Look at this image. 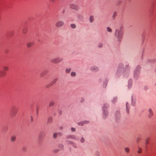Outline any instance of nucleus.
Wrapping results in <instances>:
<instances>
[{
    "label": "nucleus",
    "instance_id": "1",
    "mask_svg": "<svg viewBox=\"0 0 156 156\" xmlns=\"http://www.w3.org/2000/svg\"><path fill=\"white\" fill-rule=\"evenodd\" d=\"M130 69V67L129 64H126L125 67L123 63H119L117 68L115 76L117 77H118L125 71L129 72Z\"/></svg>",
    "mask_w": 156,
    "mask_h": 156
},
{
    "label": "nucleus",
    "instance_id": "2",
    "mask_svg": "<svg viewBox=\"0 0 156 156\" xmlns=\"http://www.w3.org/2000/svg\"><path fill=\"white\" fill-rule=\"evenodd\" d=\"M123 27L121 25L115 29L114 35L118 41H121L123 36Z\"/></svg>",
    "mask_w": 156,
    "mask_h": 156
},
{
    "label": "nucleus",
    "instance_id": "3",
    "mask_svg": "<svg viewBox=\"0 0 156 156\" xmlns=\"http://www.w3.org/2000/svg\"><path fill=\"white\" fill-rule=\"evenodd\" d=\"M110 105L107 103H104L102 106V118L103 119H107L108 115L109 112L108 108H109Z\"/></svg>",
    "mask_w": 156,
    "mask_h": 156
},
{
    "label": "nucleus",
    "instance_id": "4",
    "mask_svg": "<svg viewBox=\"0 0 156 156\" xmlns=\"http://www.w3.org/2000/svg\"><path fill=\"white\" fill-rule=\"evenodd\" d=\"M140 69L141 67L139 65L135 67L133 73L134 78L135 79L137 80L139 78Z\"/></svg>",
    "mask_w": 156,
    "mask_h": 156
},
{
    "label": "nucleus",
    "instance_id": "5",
    "mask_svg": "<svg viewBox=\"0 0 156 156\" xmlns=\"http://www.w3.org/2000/svg\"><path fill=\"white\" fill-rule=\"evenodd\" d=\"M63 59L61 57H59L55 58L54 59H51L50 60V62L53 63H58L62 62Z\"/></svg>",
    "mask_w": 156,
    "mask_h": 156
},
{
    "label": "nucleus",
    "instance_id": "6",
    "mask_svg": "<svg viewBox=\"0 0 156 156\" xmlns=\"http://www.w3.org/2000/svg\"><path fill=\"white\" fill-rule=\"evenodd\" d=\"M18 111V108L15 106H12L10 109V115L15 116L16 114Z\"/></svg>",
    "mask_w": 156,
    "mask_h": 156
},
{
    "label": "nucleus",
    "instance_id": "7",
    "mask_svg": "<svg viewBox=\"0 0 156 156\" xmlns=\"http://www.w3.org/2000/svg\"><path fill=\"white\" fill-rule=\"evenodd\" d=\"M45 136V133L44 131L41 132L38 136V141L39 142H40L43 140V137Z\"/></svg>",
    "mask_w": 156,
    "mask_h": 156
},
{
    "label": "nucleus",
    "instance_id": "8",
    "mask_svg": "<svg viewBox=\"0 0 156 156\" xmlns=\"http://www.w3.org/2000/svg\"><path fill=\"white\" fill-rule=\"evenodd\" d=\"M67 139H72L76 140H79V138L74 135H68L66 136Z\"/></svg>",
    "mask_w": 156,
    "mask_h": 156
},
{
    "label": "nucleus",
    "instance_id": "9",
    "mask_svg": "<svg viewBox=\"0 0 156 156\" xmlns=\"http://www.w3.org/2000/svg\"><path fill=\"white\" fill-rule=\"evenodd\" d=\"M90 70L92 72H97L99 71V69L98 67L94 66L91 67Z\"/></svg>",
    "mask_w": 156,
    "mask_h": 156
},
{
    "label": "nucleus",
    "instance_id": "10",
    "mask_svg": "<svg viewBox=\"0 0 156 156\" xmlns=\"http://www.w3.org/2000/svg\"><path fill=\"white\" fill-rule=\"evenodd\" d=\"M108 80L109 79L108 78L107 76H106L103 81V87L104 88H105L106 87Z\"/></svg>",
    "mask_w": 156,
    "mask_h": 156
},
{
    "label": "nucleus",
    "instance_id": "11",
    "mask_svg": "<svg viewBox=\"0 0 156 156\" xmlns=\"http://www.w3.org/2000/svg\"><path fill=\"white\" fill-rule=\"evenodd\" d=\"M115 118L116 120L119 119L120 118V112L119 110L116 111L115 114Z\"/></svg>",
    "mask_w": 156,
    "mask_h": 156
},
{
    "label": "nucleus",
    "instance_id": "12",
    "mask_svg": "<svg viewBox=\"0 0 156 156\" xmlns=\"http://www.w3.org/2000/svg\"><path fill=\"white\" fill-rule=\"evenodd\" d=\"M64 24V22L61 20L58 21L55 24V26L57 27H60Z\"/></svg>",
    "mask_w": 156,
    "mask_h": 156
},
{
    "label": "nucleus",
    "instance_id": "13",
    "mask_svg": "<svg viewBox=\"0 0 156 156\" xmlns=\"http://www.w3.org/2000/svg\"><path fill=\"white\" fill-rule=\"evenodd\" d=\"M78 19L80 21H82L84 20V16L83 14L81 13H77L76 15Z\"/></svg>",
    "mask_w": 156,
    "mask_h": 156
},
{
    "label": "nucleus",
    "instance_id": "14",
    "mask_svg": "<svg viewBox=\"0 0 156 156\" xmlns=\"http://www.w3.org/2000/svg\"><path fill=\"white\" fill-rule=\"evenodd\" d=\"M89 121L87 120H84L82 121H81L80 122H79L77 123L78 125L83 126L84 125L86 124H87L89 123Z\"/></svg>",
    "mask_w": 156,
    "mask_h": 156
},
{
    "label": "nucleus",
    "instance_id": "15",
    "mask_svg": "<svg viewBox=\"0 0 156 156\" xmlns=\"http://www.w3.org/2000/svg\"><path fill=\"white\" fill-rule=\"evenodd\" d=\"M70 7L71 8L76 10H78L79 9V7L78 6L73 4H70Z\"/></svg>",
    "mask_w": 156,
    "mask_h": 156
},
{
    "label": "nucleus",
    "instance_id": "16",
    "mask_svg": "<svg viewBox=\"0 0 156 156\" xmlns=\"http://www.w3.org/2000/svg\"><path fill=\"white\" fill-rule=\"evenodd\" d=\"M154 115V113L152 110L151 108H149L148 110V116L149 118H151Z\"/></svg>",
    "mask_w": 156,
    "mask_h": 156
},
{
    "label": "nucleus",
    "instance_id": "17",
    "mask_svg": "<svg viewBox=\"0 0 156 156\" xmlns=\"http://www.w3.org/2000/svg\"><path fill=\"white\" fill-rule=\"evenodd\" d=\"M133 81L131 79H130L128 81V88L129 89H130L132 87Z\"/></svg>",
    "mask_w": 156,
    "mask_h": 156
},
{
    "label": "nucleus",
    "instance_id": "18",
    "mask_svg": "<svg viewBox=\"0 0 156 156\" xmlns=\"http://www.w3.org/2000/svg\"><path fill=\"white\" fill-rule=\"evenodd\" d=\"M117 99L118 98L117 96L114 97L111 100V102L113 104H115L117 102Z\"/></svg>",
    "mask_w": 156,
    "mask_h": 156
},
{
    "label": "nucleus",
    "instance_id": "19",
    "mask_svg": "<svg viewBox=\"0 0 156 156\" xmlns=\"http://www.w3.org/2000/svg\"><path fill=\"white\" fill-rule=\"evenodd\" d=\"M94 20V16L93 15L90 16L89 18V21L90 23H92Z\"/></svg>",
    "mask_w": 156,
    "mask_h": 156
},
{
    "label": "nucleus",
    "instance_id": "20",
    "mask_svg": "<svg viewBox=\"0 0 156 156\" xmlns=\"http://www.w3.org/2000/svg\"><path fill=\"white\" fill-rule=\"evenodd\" d=\"M126 112L127 114L129 113V105L128 104V102H127L126 104Z\"/></svg>",
    "mask_w": 156,
    "mask_h": 156
},
{
    "label": "nucleus",
    "instance_id": "21",
    "mask_svg": "<svg viewBox=\"0 0 156 156\" xmlns=\"http://www.w3.org/2000/svg\"><path fill=\"white\" fill-rule=\"evenodd\" d=\"M6 74V73L3 70H0V77H3Z\"/></svg>",
    "mask_w": 156,
    "mask_h": 156
},
{
    "label": "nucleus",
    "instance_id": "22",
    "mask_svg": "<svg viewBox=\"0 0 156 156\" xmlns=\"http://www.w3.org/2000/svg\"><path fill=\"white\" fill-rule=\"evenodd\" d=\"M52 118L51 116H49L48 118L47 124H49L52 123Z\"/></svg>",
    "mask_w": 156,
    "mask_h": 156
},
{
    "label": "nucleus",
    "instance_id": "23",
    "mask_svg": "<svg viewBox=\"0 0 156 156\" xmlns=\"http://www.w3.org/2000/svg\"><path fill=\"white\" fill-rule=\"evenodd\" d=\"M48 73V71L47 70H45L40 74V76L41 77L44 76L46 74Z\"/></svg>",
    "mask_w": 156,
    "mask_h": 156
},
{
    "label": "nucleus",
    "instance_id": "24",
    "mask_svg": "<svg viewBox=\"0 0 156 156\" xmlns=\"http://www.w3.org/2000/svg\"><path fill=\"white\" fill-rule=\"evenodd\" d=\"M135 104V100L133 98V96L131 97V105H132L134 106Z\"/></svg>",
    "mask_w": 156,
    "mask_h": 156
},
{
    "label": "nucleus",
    "instance_id": "25",
    "mask_svg": "<svg viewBox=\"0 0 156 156\" xmlns=\"http://www.w3.org/2000/svg\"><path fill=\"white\" fill-rule=\"evenodd\" d=\"M58 148L60 149L59 150H63L64 149V145L61 144H60L58 145Z\"/></svg>",
    "mask_w": 156,
    "mask_h": 156
},
{
    "label": "nucleus",
    "instance_id": "26",
    "mask_svg": "<svg viewBox=\"0 0 156 156\" xmlns=\"http://www.w3.org/2000/svg\"><path fill=\"white\" fill-rule=\"evenodd\" d=\"M58 80L57 78H55L52 80V81L51 83V85H53Z\"/></svg>",
    "mask_w": 156,
    "mask_h": 156
},
{
    "label": "nucleus",
    "instance_id": "27",
    "mask_svg": "<svg viewBox=\"0 0 156 156\" xmlns=\"http://www.w3.org/2000/svg\"><path fill=\"white\" fill-rule=\"evenodd\" d=\"M107 30L109 33H111L112 32V29L109 27L106 28Z\"/></svg>",
    "mask_w": 156,
    "mask_h": 156
},
{
    "label": "nucleus",
    "instance_id": "28",
    "mask_svg": "<svg viewBox=\"0 0 156 156\" xmlns=\"http://www.w3.org/2000/svg\"><path fill=\"white\" fill-rule=\"evenodd\" d=\"M55 104V102L54 101H51L49 104V107H51L53 106Z\"/></svg>",
    "mask_w": 156,
    "mask_h": 156
},
{
    "label": "nucleus",
    "instance_id": "29",
    "mask_svg": "<svg viewBox=\"0 0 156 156\" xmlns=\"http://www.w3.org/2000/svg\"><path fill=\"white\" fill-rule=\"evenodd\" d=\"M16 136H12L10 140L12 142H13L16 140Z\"/></svg>",
    "mask_w": 156,
    "mask_h": 156
},
{
    "label": "nucleus",
    "instance_id": "30",
    "mask_svg": "<svg viewBox=\"0 0 156 156\" xmlns=\"http://www.w3.org/2000/svg\"><path fill=\"white\" fill-rule=\"evenodd\" d=\"M117 12H114L113 13V14L112 15V19L113 20L115 19V17L117 16Z\"/></svg>",
    "mask_w": 156,
    "mask_h": 156
},
{
    "label": "nucleus",
    "instance_id": "31",
    "mask_svg": "<svg viewBox=\"0 0 156 156\" xmlns=\"http://www.w3.org/2000/svg\"><path fill=\"white\" fill-rule=\"evenodd\" d=\"M66 142L67 143V144H71V145H72V144H73V142L71 141H70V140H67L66 141Z\"/></svg>",
    "mask_w": 156,
    "mask_h": 156
},
{
    "label": "nucleus",
    "instance_id": "32",
    "mask_svg": "<svg viewBox=\"0 0 156 156\" xmlns=\"http://www.w3.org/2000/svg\"><path fill=\"white\" fill-rule=\"evenodd\" d=\"M27 29L26 27H24L23 29V33L25 34L27 31Z\"/></svg>",
    "mask_w": 156,
    "mask_h": 156
},
{
    "label": "nucleus",
    "instance_id": "33",
    "mask_svg": "<svg viewBox=\"0 0 156 156\" xmlns=\"http://www.w3.org/2000/svg\"><path fill=\"white\" fill-rule=\"evenodd\" d=\"M71 70V69L70 68H67L66 69L65 71L66 73H68L70 72Z\"/></svg>",
    "mask_w": 156,
    "mask_h": 156
},
{
    "label": "nucleus",
    "instance_id": "34",
    "mask_svg": "<svg viewBox=\"0 0 156 156\" xmlns=\"http://www.w3.org/2000/svg\"><path fill=\"white\" fill-rule=\"evenodd\" d=\"M33 44V43L32 42H30L27 44V46L29 48Z\"/></svg>",
    "mask_w": 156,
    "mask_h": 156
},
{
    "label": "nucleus",
    "instance_id": "35",
    "mask_svg": "<svg viewBox=\"0 0 156 156\" xmlns=\"http://www.w3.org/2000/svg\"><path fill=\"white\" fill-rule=\"evenodd\" d=\"M57 136L58 134L57 133H55L53 134V138L55 139L57 137Z\"/></svg>",
    "mask_w": 156,
    "mask_h": 156
},
{
    "label": "nucleus",
    "instance_id": "36",
    "mask_svg": "<svg viewBox=\"0 0 156 156\" xmlns=\"http://www.w3.org/2000/svg\"><path fill=\"white\" fill-rule=\"evenodd\" d=\"M85 140L84 138L82 136L81 137V138L80 139V142L81 143H83L85 142Z\"/></svg>",
    "mask_w": 156,
    "mask_h": 156
},
{
    "label": "nucleus",
    "instance_id": "37",
    "mask_svg": "<svg viewBox=\"0 0 156 156\" xmlns=\"http://www.w3.org/2000/svg\"><path fill=\"white\" fill-rule=\"evenodd\" d=\"M70 75L72 76H75L76 73L75 72H73L71 73Z\"/></svg>",
    "mask_w": 156,
    "mask_h": 156
},
{
    "label": "nucleus",
    "instance_id": "38",
    "mask_svg": "<svg viewBox=\"0 0 156 156\" xmlns=\"http://www.w3.org/2000/svg\"><path fill=\"white\" fill-rule=\"evenodd\" d=\"M70 26L73 29H75L76 27V25L74 24H71Z\"/></svg>",
    "mask_w": 156,
    "mask_h": 156
},
{
    "label": "nucleus",
    "instance_id": "39",
    "mask_svg": "<svg viewBox=\"0 0 156 156\" xmlns=\"http://www.w3.org/2000/svg\"><path fill=\"white\" fill-rule=\"evenodd\" d=\"M98 46L99 48H101L103 46V44L102 43H100L98 44Z\"/></svg>",
    "mask_w": 156,
    "mask_h": 156
},
{
    "label": "nucleus",
    "instance_id": "40",
    "mask_svg": "<svg viewBox=\"0 0 156 156\" xmlns=\"http://www.w3.org/2000/svg\"><path fill=\"white\" fill-rule=\"evenodd\" d=\"M95 154L96 156H100V152L98 151H97L95 152Z\"/></svg>",
    "mask_w": 156,
    "mask_h": 156
},
{
    "label": "nucleus",
    "instance_id": "41",
    "mask_svg": "<svg viewBox=\"0 0 156 156\" xmlns=\"http://www.w3.org/2000/svg\"><path fill=\"white\" fill-rule=\"evenodd\" d=\"M125 151L126 152V153H129V148H127V147H126V148H125Z\"/></svg>",
    "mask_w": 156,
    "mask_h": 156
},
{
    "label": "nucleus",
    "instance_id": "42",
    "mask_svg": "<svg viewBox=\"0 0 156 156\" xmlns=\"http://www.w3.org/2000/svg\"><path fill=\"white\" fill-rule=\"evenodd\" d=\"M71 131L73 132H76V129L74 127H72L71 128Z\"/></svg>",
    "mask_w": 156,
    "mask_h": 156
},
{
    "label": "nucleus",
    "instance_id": "43",
    "mask_svg": "<svg viewBox=\"0 0 156 156\" xmlns=\"http://www.w3.org/2000/svg\"><path fill=\"white\" fill-rule=\"evenodd\" d=\"M22 150L23 152H25L26 151V147H23L22 148Z\"/></svg>",
    "mask_w": 156,
    "mask_h": 156
},
{
    "label": "nucleus",
    "instance_id": "44",
    "mask_svg": "<svg viewBox=\"0 0 156 156\" xmlns=\"http://www.w3.org/2000/svg\"><path fill=\"white\" fill-rule=\"evenodd\" d=\"M141 152H142V149L141 148H140V147H139V150L137 151V152L139 154H140V153H141Z\"/></svg>",
    "mask_w": 156,
    "mask_h": 156
},
{
    "label": "nucleus",
    "instance_id": "45",
    "mask_svg": "<svg viewBox=\"0 0 156 156\" xmlns=\"http://www.w3.org/2000/svg\"><path fill=\"white\" fill-rule=\"evenodd\" d=\"M58 113L59 114H60V115H62V110H61V109H59L58 110Z\"/></svg>",
    "mask_w": 156,
    "mask_h": 156
},
{
    "label": "nucleus",
    "instance_id": "46",
    "mask_svg": "<svg viewBox=\"0 0 156 156\" xmlns=\"http://www.w3.org/2000/svg\"><path fill=\"white\" fill-rule=\"evenodd\" d=\"M149 88L147 86H145L144 87V89L145 90H147Z\"/></svg>",
    "mask_w": 156,
    "mask_h": 156
},
{
    "label": "nucleus",
    "instance_id": "47",
    "mask_svg": "<svg viewBox=\"0 0 156 156\" xmlns=\"http://www.w3.org/2000/svg\"><path fill=\"white\" fill-rule=\"evenodd\" d=\"M154 62V61L152 59H149L148 60V62Z\"/></svg>",
    "mask_w": 156,
    "mask_h": 156
},
{
    "label": "nucleus",
    "instance_id": "48",
    "mask_svg": "<svg viewBox=\"0 0 156 156\" xmlns=\"http://www.w3.org/2000/svg\"><path fill=\"white\" fill-rule=\"evenodd\" d=\"M72 145L73 147H75V148H77L76 146V144L73 142V144H72Z\"/></svg>",
    "mask_w": 156,
    "mask_h": 156
},
{
    "label": "nucleus",
    "instance_id": "49",
    "mask_svg": "<svg viewBox=\"0 0 156 156\" xmlns=\"http://www.w3.org/2000/svg\"><path fill=\"white\" fill-rule=\"evenodd\" d=\"M52 85H51V83L47 85L46 86V87L47 88H48L49 87L51 86Z\"/></svg>",
    "mask_w": 156,
    "mask_h": 156
},
{
    "label": "nucleus",
    "instance_id": "50",
    "mask_svg": "<svg viewBox=\"0 0 156 156\" xmlns=\"http://www.w3.org/2000/svg\"><path fill=\"white\" fill-rule=\"evenodd\" d=\"M60 150L59 149H56L55 150H54V152L55 153H57Z\"/></svg>",
    "mask_w": 156,
    "mask_h": 156
},
{
    "label": "nucleus",
    "instance_id": "51",
    "mask_svg": "<svg viewBox=\"0 0 156 156\" xmlns=\"http://www.w3.org/2000/svg\"><path fill=\"white\" fill-rule=\"evenodd\" d=\"M4 70L5 71H7L8 69V68L6 66H5L4 67Z\"/></svg>",
    "mask_w": 156,
    "mask_h": 156
},
{
    "label": "nucleus",
    "instance_id": "52",
    "mask_svg": "<svg viewBox=\"0 0 156 156\" xmlns=\"http://www.w3.org/2000/svg\"><path fill=\"white\" fill-rule=\"evenodd\" d=\"M98 81L99 83H101L102 82V79L101 78H100L99 79H98Z\"/></svg>",
    "mask_w": 156,
    "mask_h": 156
},
{
    "label": "nucleus",
    "instance_id": "53",
    "mask_svg": "<svg viewBox=\"0 0 156 156\" xmlns=\"http://www.w3.org/2000/svg\"><path fill=\"white\" fill-rule=\"evenodd\" d=\"M84 101V99L83 98H81L80 101L81 102L83 103Z\"/></svg>",
    "mask_w": 156,
    "mask_h": 156
},
{
    "label": "nucleus",
    "instance_id": "54",
    "mask_svg": "<svg viewBox=\"0 0 156 156\" xmlns=\"http://www.w3.org/2000/svg\"><path fill=\"white\" fill-rule=\"evenodd\" d=\"M30 120L31 122H32L33 121L34 119L32 116H30Z\"/></svg>",
    "mask_w": 156,
    "mask_h": 156
},
{
    "label": "nucleus",
    "instance_id": "55",
    "mask_svg": "<svg viewBox=\"0 0 156 156\" xmlns=\"http://www.w3.org/2000/svg\"><path fill=\"white\" fill-rule=\"evenodd\" d=\"M58 135H59V136H61L62 135V133L61 132H58L57 133Z\"/></svg>",
    "mask_w": 156,
    "mask_h": 156
},
{
    "label": "nucleus",
    "instance_id": "56",
    "mask_svg": "<svg viewBox=\"0 0 156 156\" xmlns=\"http://www.w3.org/2000/svg\"><path fill=\"white\" fill-rule=\"evenodd\" d=\"M121 1L119 0L117 4L119 5L121 3Z\"/></svg>",
    "mask_w": 156,
    "mask_h": 156
},
{
    "label": "nucleus",
    "instance_id": "57",
    "mask_svg": "<svg viewBox=\"0 0 156 156\" xmlns=\"http://www.w3.org/2000/svg\"><path fill=\"white\" fill-rule=\"evenodd\" d=\"M59 128L60 130H62L63 128V127L62 126H60L59 127Z\"/></svg>",
    "mask_w": 156,
    "mask_h": 156
},
{
    "label": "nucleus",
    "instance_id": "58",
    "mask_svg": "<svg viewBox=\"0 0 156 156\" xmlns=\"http://www.w3.org/2000/svg\"><path fill=\"white\" fill-rule=\"evenodd\" d=\"M55 0H51V1L52 2H55Z\"/></svg>",
    "mask_w": 156,
    "mask_h": 156
},
{
    "label": "nucleus",
    "instance_id": "59",
    "mask_svg": "<svg viewBox=\"0 0 156 156\" xmlns=\"http://www.w3.org/2000/svg\"><path fill=\"white\" fill-rule=\"evenodd\" d=\"M139 140V138H138V139H137L136 141L137 142H138Z\"/></svg>",
    "mask_w": 156,
    "mask_h": 156
},
{
    "label": "nucleus",
    "instance_id": "60",
    "mask_svg": "<svg viewBox=\"0 0 156 156\" xmlns=\"http://www.w3.org/2000/svg\"><path fill=\"white\" fill-rule=\"evenodd\" d=\"M65 9H64L63 10V11L62 12V13H64V12H65Z\"/></svg>",
    "mask_w": 156,
    "mask_h": 156
},
{
    "label": "nucleus",
    "instance_id": "61",
    "mask_svg": "<svg viewBox=\"0 0 156 156\" xmlns=\"http://www.w3.org/2000/svg\"><path fill=\"white\" fill-rule=\"evenodd\" d=\"M148 143L147 141H146V144H148Z\"/></svg>",
    "mask_w": 156,
    "mask_h": 156
},
{
    "label": "nucleus",
    "instance_id": "62",
    "mask_svg": "<svg viewBox=\"0 0 156 156\" xmlns=\"http://www.w3.org/2000/svg\"><path fill=\"white\" fill-rule=\"evenodd\" d=\"M141 59H143V56H142V57H141Z\"/></svg>",
    "mask_w": 156,
    "mask_h": 156
},
{
    "label": "nucleus",
    "instance_id": "63",
    "mask_svg": "<svg viewBox=\"0 0 156 156\" xmlns=\"http://www.w3.org/2000/svg\"><path fill=\"white\" fill-rule=\"evenodd\" d=\"M155 85H156V83L155 84Z\"/></svg>",
    "mask_w": 156,
    "mask_h": 156
}]
</instances>
